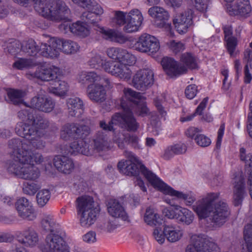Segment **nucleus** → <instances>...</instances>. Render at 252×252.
<instances>
[{"mask_svg":"<svg viewBox=\"0 0 252 252\" xmlns=\"http://www.w3.org/2000/svg\"><path fill=\"white\" fill-rule=\"evenodd\" d=\"M124 93L120 103L123 112L114 115L113 122L117 121V125L122 128L128 131L135 132L139 127V124L133 116V112L144 117L149 114V110L145 102L141 100L142 95L140 93L130 88H125Z\"/></svg>","mask_w":252,"mask_h":252,"instance_id":"nucleus-1","label":"nucleus"},{"mask_svg":"<svg viewBox=\"0 0 252 252\" xmlns=\"http://www.w3.org/2000/svg\"><path fill=\"white\" fill-rule=\"evenodd\" d=\"M124 154L127 159L119 162L117 167L120 171L126 175L135 177L138 176L141 172L155 188L158 189L162 181L142 164L133 153L125 150Z\"/></svg>","mask_w":252,"mask_h":252,"instance_id":"nucleus-2","label":"nucleus"},{"mask_svg":"<svg viewBox=\"0 0 252 252\" xmlns=\"http://www.w3.org/2000/svg\"><path fill=\"white\" fill-rule=\"evenodd\" d=\"M34 2L35 11L48 20L58 22L67 21L70 9L62 0H53L48 2L47 0H31Z\"/></svg>","mask_w":252,"mask_h":252,"instance_id":"nucleus-3","label":"nucleus"},{"mask_svg":"<svg viewBox=\"0 0 252 252\" xmlns=\"http://www.w3.org/2000/svg\"><path fill=\"white\" fill-rule=\"evenodd\" d=\"M20 157V161H14L8 164V172L23 180L36 181L40 176V172L33 163L32 155L28 154Z\"/></svg>","mask_w":252,"mask_h":252,"instance_id":"nucleus-4","label":"nucleus"},{"mask_svg":"<svg viewBox=\"0 0 252 252\" xmlns=\"http://www.w3.org/2000/svg\"><path fill=\"white\" fill-rule=\"evenodd\" d=\"M77 214L80 216V223L83 227H88L93 224L99 209L94 207L93 198L90 196H83L77 199Z\"/></svg>","mask_w":252,"mask_h":252,"instance_id":"nucleus-5","label":"nucleus"},{"mask_svg":"<svg viewBox=\"0 0 252 252\" xmlns=\"http://www.w3.org/2000/svg\"><path fill=\"white\" fill-rule=\"evenodd\" d=\"M186 252H220L217 245L203 235H194Z\"/></svg>","mask_w":252,"mask_h":252,"instance_id":"nucleus-6","label":"nucleus"},{"mask_svg":"<svg viewBox=\"0 0 252 252\" xmlns=\"http://www.w3.org/2000/svg\"><path fill=\"white\" fill-rule=\"evenodd\" d=\"M219 193H210L205 197L198 200L193 205L192 209L200 219L208 217L218 198Z\"/></svg>","mask_w":252,"mask_h":252,"instance_id":"nucleus-7","label":"nucleus"},{"mask_svg":"<svg viewBox=\"0 0 252 252\" xmlns=\"http://www.w3.org/2000/svg\"><path fill=\"white\" fill-rule=\"evenodd\" d=\"M90 128L86 125L66 124L62 128L61 137L64 140L83 138L90 133Z\"/></svg>","mask_w":252,"mask_h":252,"instance_id":"nucleus-8","label":"nucleus"},{"mask_svg":"<svg viewBox=\"0 0 252 252\" xmlns=\"http://www.w3.org/2000/svg\"><path fill=\"white\" fill-rule=\"evenodd\" d=\"M154 72L149 68L138 70L133 76L132 85L136 89L144 91L154 84Z\"/></svg>","mask_w":252,"mask_h":252,"instance_id":"nucleus-9","label":"nucleus"},{"mask_svg":"<svg viewBox=\"0 0 252 252\" xmlns=\"http://www.w3.org/2000/svg\"><path fill=\"white\" fill-rule=\"evenodd\" d=\"M230 212L227 203L220 201L215 203L208 218L212 222L218 226L222 225L227 220Z\"/></svg>","mask_w":252,"mask_h":252,"instance_id":"nucleus-10","label":"nucleus"},{"mask_svg":"<svg viewBox=\"0 0 252 252\" xmlns=\"http://www.w3.org/2000/svg\"><path fill=\"white\" fill-rule=\"evenodd\" d=\"M87 11L82 14L81 18L84 22L92 24L96 27L95 30L99 32V28L101 27L98 23L101 20L100 16L103 13V9L95 1L85 7Z\"/></svg>","mask_w":252,"mask_h":252,"instance_id":"nucleus-11","label":"nucleus"},{"mask_svg":"<svg viewBox=\"0 0 252 252\" xmlns=\"http://www.w3.org/2000/svg\"><path fill=\"white\" fill-rule=\"evenodd\" d=\"M135 49L142 53H157L159 49V43L155 36L149 34H142L134 44Z\"/></svg>","mask_w":252,"mask_h":252,"instance_id":"nucleus-12","label":"nucleus"},{"mask_svg":"<svg viewBox=\"0 0 252 252\" xmlns=\"http://www.w3.org/2000/svg\"><path fill=\"white\" fill-rule=\"evenodd\" d=\"M59 68L54 66H42L38 68L34 72L26 74L27 77L31 80L37 79L44 81H50L58 79Z\"/></svg>","mask_w":252,"mask_h":252,"instance_id":"nucleus-13","label":"nucleus"},{"mask_svg":"<svg viewBox=\"0 0 252 252\" xmlns=\"http://www.w3.org/2000/svg\"><path fill=\"white\" fill-rule=\"evenodd\" d=\"M66 247V243L62 236L57 233H52L46 236L45 244L41 249L43 252H60Z\"/></svg>","mask_w":252,"mask_h":252,"instance_id":"nucleus-14","label":"nucleus"},{"mask_svg":"<svg viewBox=\"0 0 252 252\" xmlns=\"http://www.w3.org/2000/svg\"><path fill=\"white\" fill-rule=\"evenodd\" d=\"M8 147L12 152L11 153V159L8 161L7 166L8 164H10L12 162H13L14 161H20L19 159L21 158L20 157L26 155V153L31 155V151L29 150V144L19 138H14L9 140Z\"/></svg>","mask_w":252,"mask_h":252,"instance_id":"nucleus-15","label":"nucleus"},{"mask_svg":"<svg viewBox=\"0 0 252 252\" xmlns=\"http://www.w3.org/2000/svg\"><path fill=\"white\" fill-rule=\"evenodd\" d=\"M148 14L155 20V25L157 27L170 30L171 24L168 22L169 14L165 9L157 6H153L149 9Z\"/></svg>","mask_w":252,"mask_h":252,"instance_id":"nucleus-16","label":"nucleus"},{"mask_svg":"<svg viewBox=\"0 0 252 252\" xmlns=\"http://www.w3.org/2000/svg\"><path fill=\"white\" fill-rule=\"evenodd\" d=\"M227 11L230 15L247 18L252 14V7L249 0H236L227 5Z\"/></svg>","mask_w":252,"mask_h":252,"instance_id":"nucleus-17","label":"nucleus"},{"mask_svg":"<svg viewBox=\"0 0 252 252\" xmlns=\"http://www.w3.org/2000/svg\"><path fill=\"white\" fill-rule=\"evenodd\" d=\"M15 130L19 135L28 140L36 136H43L45 134L44 132L38 129V127L36 126L35 120L31 123H18L15 127Z\"/></svg>","mask_w":252,"mask_h":252,"instance_id":"nucleus-18","label":"nucleus"},{"mask_svg":"<svg viewBox=\"0 0 252 252\" xmlns=\"http://www.w3.org/2000/svg\"><path fill=\"white\" fill-rule=\"evenodd\" d=\"M16 238L20 244L27 247H33L39 241L38 233L33 228L30 227L17 232L16 234Z\"/></svg>","mask_w":252,"mask_h":252,"instance_id":"nucleus-19","label":"nucleus"},{"mask_svg":"<svg viewBox=\"0 0 252 252\" xmlns=\"http://www.w3.org/2000/svg\"><path fill=\"white\" fill-rule=\"evenodd\" d=\"M143 20L142 15L139 10L136 9L131 10L127 15L123 30L127 33L138 31Z\"/></svg>","mask_w":252,"mask_h":252,"instance_id":"nucleus-20","label":"nucleus"},{"mask_svg":"<svg viewBox=\"0 0 252 252\" xmlns=\"http://www.w3.org/2000/svg\"><path fill=\"white\" fill-rule=\"evenodd\" d=\"M192 13L191 9H188L174 18L173 24L179 33H186L189 28L192 25Z\"/></svg>","mask_w":252,"mask_h":252,"instance_id":"nucleus-21","label":"nucleus"},{"mask_svg":"<svg viewBox=\"0 0 252 252\" xmlns=\"http://www.w3.org/2000/svg\"><path fill=\"white\" fill-rule=\"evenodd\" d=\"M16 208L20 217L28 220H32L36 218V213L31 203L25 197L17 200Z\"/></svg>","mask_w":252,"mask_h":252,"instance_id":"nucleus-22","label":"nucleus"},{"mask_svg":"<svg viewBox=\"0 0 252 252\" xmlns=\"http://www.w3.org/2000/svg\"><path fill=\"white\" fill-rule=\"evenodd\" d=\"M60 38H51L47 43H41L40 46V54L46 58L54 59L60 54Z\"/></svg>","mask_w":252,"mask_h":252,"instance_id":"nucleus-23","label":"nucleus"},{"mask_svg":"<svg viewBox=\"0 0 252 252\" xmlns=\"http://www.w3.org/2000/svg\"><path fill=\"white\" fill-rule=\"evenodd\" d=\"M247 195L245 179L242 175L236 176L234 179L233 189V203L234 206L241 205Z\"/></svg>","mask_w":252,"mask_h":252,"instance_id":"nucleus-24","label":"nucleus"},{"mask_svg":"<svg viewBox=\"0 0 252 252\" xmlns=\"http://www.w3.org/2000/svg\"><path fill=\"white\" fill-rule=\"evenodd\" d=\"M161 63L166 74L171 77H177L187 71L185 65L178 64L171 58L164 57Z\"/></svg>","mask_w":252,"mask_h":252,"instance_id":"nucleus-25","label":"nucleus"},{"mask_svg":"<svg viewBox=\"0 0 252 252\" xmlns=\"http://www.w3.org/2000/svg\"><path fill=\"white\" fill-rule=\"evenodd\" d=\"M114 141L121 149H125L128 144L135 149H139L141 147L139 138L134 134L119 133L115 135Z\"/></svg>","mask_w":252,"mask_h":252,"instance_id":"nucleus-26","label":"nucleus"},{"mask_svg":"<svg viewBox=\"0 0 252 252\" xmlns=\"http://www.w3.org/2000/svg\"><path fill=\"white\" fill-rule=\"evenodd\" d=\"M30 105L31 107L46 113L51 112L55 106L51 98L41 94L33 97L31 100Z\"/></svg>","mask_w":252,"mask_h":252,"instance_id":"nucleus-27","label":"nucleus"},{"mask_svg":"<svg viewBox=\"0 0 252 252\" xmlns=\"http://www.w3.org/2000/svg\"><path fill=\"white\" fill-rule=\"evenodd\" d=\"M110 83L91 84L88 85L87 90L88 96L89 98L96 102H102L106 99V91L104 86L109 85Z\"/></svg>","mask_w":252,"mask_h":252,"instance_id":"nucleus-28","label":"nucleus"},{"mask_svg":"<svg viewBox=\"0 0 252 252\" xmlns=\"http://www.w3.org/2000/svg\"><path fill=\"white\" fill-rule=\"evenodd\" d=\"M107 205L108 212L110 216L114 218L121 219L124 221H129L127 213L118 200L110 199Z\"/></svg>","mask_w":252,"mask_h":252,"instance_id":"nucleus-29","label":"nucleus"},{"mask_svg":"<svg viewBox=\"0 0 252 252\" xmlns=\"http://www.w3.org/2000/svg\"><path fill=\"white\" fill-rule=\"evenodd\" d=\"M54 164L59 171L65 174L70 173L74 168L73 160L67 156L55 157L54 159Z\"/></svg>","mask_w":252,"mask_h":252,"instance_id":"nucleus-30","label":"nucleus"},{"mask_svg":"<svg viewBox=\"0 0 252 252\" xmlns=\"http://www.w3.org/2000/svg\"><path fill=\"white\" fill-rule=\"evenodd\" d=\"M158 189L162 191L164 193L169 194L171 196H174L178 198L182 199L187 201V205H190L192 204L195 198L188 194L184 193L183 192L174 190L172 188L168 186L162 181L161 182Z\"/></svg>","mask_w":252,"mask_h":252,"instance_id":"nucleus-31","label":"nucleus"},{"mask_svg":"<svg viewBox=\"0 0 252 252\" xmlns=\"http://www.w3.org/2000/svg\"><path fill=\"white\" fill-rule=\"evenodd\" d=\"M68 113L71 117H79L83 112L84 103L80 98L72 97L67 99Z\"/></svg>","mask_w":252,"mask_h":252,"instance_id":"nucleus-32","label":"nucleus"},{"mask_svg":"<svg viewBox=\"0 0 252 252\" xmlns=\"http://www.w3.org/2000/svg\"><path fill=\"white\" fill-rule=\"evenodd\" d=\"M69 150L67 154L73 155L76 153H81L86 156H91L93 154V150L89 148V145L83 139L74 141L69 146Z\"/></svg>","mask_w":252,"mask_h":252,"instance_id":"nucleus-33","label":"nucleus"},{"mask_svg":"<svg viewBox=\"0 0 252 252\" xmlns=\"http://www.w3.org/2000/svg\"><path fill=\"white\" fill-rule=\"evenodd\" d=\"M60 29H63L65 31L68 30L72 33L84 37L89 34V31L84 23L77 22L71 25L67 23H63L60 25Z\"/></svg>","mask_w":252,"mask_h":252,"instance_id":"nucleus-34","label":"nucleus"},{"mask_svg":"<svg viewBox=\"0 0 252 252\" xmlns=\"http://www.w3.org/2000/svg\"><path fill=\"white\" fill-rule=\"evenodd\" d=\"M109 147L108 137L102 131H98L93 140V148H91L97 152L107 150Z\"/></svg>","mask_w":252,"mask_h":252,"instance_id":"nucleus-35","label":"nucleus"},{"mask_svg":"<svg viewBox=\"0 0 252 252\" xmlns=\"http://www.w3.org/2000/svg\"><path fill=\"white\" fill-rule=\"evenodd\" d=\"M99 32L102 34L104 38L116 42L120 44L124 43L127 38L121 33L116 32L113 30L105 29L103 27H98Z\"/></svg>","mask_w":252,"mask_h":252,"instance_id":"nucleus-36","label":"nucleus"},{"mask_svg":"<svg viewBox=\"0 0 252 252\" xmlns=\"http://www.w3.org/2000/svg\"><path fill=\"white\" fill-rule=\"evenodd\" d=\"M144 219L145 222L151 226H161L163 223L159 215L150 208L146 209Z\"/></svg>","mask_w":252,"mask_h":252,"instance_id":"nucleus-37","label":"nucleus"},{"mask_svg":"<svg viewBox=\"0 0 252 252\" xmlns=\"http://www.w3.org/2000/svg\"><path fill=\"white\" fill-rule=\"evenodd\" d=\"M164 232L167 240L170 242L179 240L182 236V231L172 225H163Z\"/></svg>","mask_w":252,"mask_h":252,"instance_id":"nucleus-38","label":"nucleus"},{"mask_svg":"<svg viewBox=\"0 0 252 252\" xmlns=\"http://www.w3.org/2000/svg\"><path fill=\"white\" fill-rule=\"evenodd\" d=\"M112 71V75L118 76L124 79H130L132 71L129 67L125 64L121 63L120 62H116L115 67Z\"/></svg>","mask_w":252,"mask_h":252,"instance_id":"nucleus-39","label":"nucleus"},{"mask_svg":"<svg viewBox=\"0 0 252 252\" xmlns=\"http://www.w3.org/2000/svg\"><path fill=\"white\" fill-rule=\"evenodd\" d=\"M5 53L15 56L21 51L22 44L13 39L4 41L2 45Z\"/></svg>","mask_w":252,"mask_h":252,"instance_id":"nucleus-40","label":"nucleus"},{"mask_svg":"<svg viewBox=\"0 0 252 252\" xmlns=\"http://www.w3.org/2000/svg\"><path fill=\"white\" fill-rule=\"evenodd\" d=\"M55 86H51L48 88V92L56 96H64L68 90V85L64 81L56 79Z\"/></svg>","mask_w":252,"mask_h":252,"instance_id":"nucleus-41","label":"nucleus"},{"mask_svg":"<svg viewBox=\"0 0 252 252\" xmlns=\"http://www.w3.org/2000/svg\"><path fill=\"white\" fill-rule=\"evenodd\" d=\"M60 50L67 54H74L79 50L80 46L72 40L60 38Z\"/></svg>","mask_w":252,"mask_h":252,"instance_id":"nucleus-42","label":"nucleus"},{"mask_svg":"<svg viewBox=\"0 0 252 252\" xmlns=\"http://www.w3.org/2000/svg\"><path fill=\"white\" fill-rule=\"evenodd\" d=\"M21 51L28 56H35L40 51V47L33 39H29L22 44Z\"/></svg>","mask_w":252,"mask_h":252,"instance_id":"nucleus-43","label":"nucleus"},{"mask_svg":"<svg viewBox=\"0 0 252 252\" xmlns=\"http://www.w3.org/2000/svg\"><path fill=\"white\" fill-rule=\"evenodd\" d=\"M41 226L46 232H50V233L58 232L59 224L56 223L50 216L45 217L41 220Z\"/></svg>","mask_w":252,"mask_h":252,"instance_id":"nucleus-44","label":"nucleus"},{"mask_svg":"<svg viewBox=\"0 0 252 252\" xmlns=\"http://www.w3.org/2000/svg\"><path fill=\"white\" fill-rule=\"evenodd\" d=\"M194 219L192 212L187 208L181 207L177 215V220L181 223L189 225L190 224Z\"/></svg>","mask_w":252,"mask_h":252,"instance_id":"nucleus-45","label":"nucleus"},{"mask_svg":"<svg viewBox=\"0 0 252 252\" xmlns=\"http://www.w3.org/2000/svg\"><path fill=\"white\" fill-rule=\"evenodd\" d=\"M244 238L248 252H252V223H248L244 228Z\"/></svg>","mask_w":252,"mask_h":252,"instance_id":"nucleus-46","label":"nucleus"},{"mask_svg":"<svg viewBox=\"0 0 252 252\" xmlns=\"http://www.w3.org/2000/svg\"><path fill=\"white\" fill-rule=\"evenodd\" d=\"M24 93L21 90H12L8 92V100L14 105H18L23 101Z\"/></svg>","mask_w":252,"mask_h":252,"instance_id":"nucleus-47","label":"nucleus"},{"mask_svg":"<svg viewBox=\"0 0 252 252\" xmlns=\"http://www.w3.org/2000/svg\"><path fill=\"white\" fill-rule=\"evenodd\" d=\"M42 136L37 135L26 142L29 144V151H32V148L41 150L44 148L45 142L42 139Z\"/></svg>","mask_w":252,"mask_h":252,"instance_id":"nucleus-48","label":"nucleus"},{"mask_svg":"<svg viewBox=\"0 0 252 252\" xmlns=\"http://www.w3.org/2000/svg\"><path fill=\"white\" fill-rule=\"evenodd\" d=\"M181 60L185 64V67L191 69H195L197 67L196 60L191 54L186 53L181 56Z\"/></svg>","mask_w":252,"mask_h":252,"instance_id":"nucleus-49","label":"nucleus"},{"mask_svg":"<svg viewBox=\"0 0 252 252\" xmlns=\"http://www.w3.org/2000/svg\"><path fill=\"white\" fill-rule=\"evenodd\" d=\"M30 106V108L23 109L18 113V117L23 121H27V123H31V122L35 120V116H34L35 111Z\"/></svg>","mask_w":252,"mask_h":252,"instance_id":"nucleus-50","label":"nucleus"},{"mask_svg":"<svg viewBox=\"0 0 252 252\" xmlns=\"http://www.w3.org/2000/svg\"><path fill=\"white\" fill-rule=\"evenodd\" d=\"M208 97H205L203 100L201 102L199 105L198 106L195 110V112L191 115L187 116L186 117H182L181 118L180 120L182 122H188L191 121L196 115H201L203 110L205 109L206 106V104L208 101Z\"/></svg>","mask_w":252,"mask_h":252,"instance_id":"nucleus-51","label":"nucleus"},{"mask_svg":"<svg viewBox=\"0 0 252 252\" xmlns=\"http://www.w3.org/2000/svg\"><path fill=\"white\" fill-rule=\"evenodd\" d=\"M51 197V193L48 189L39 190L36 194V200L40 207H43L48 202Z\"/></svg>","mask_w":252,"mask_h":252,"instance_id":"nucleus-52","label":"nucleus"},{"mask_svg":"<svg viewBox=\"0 0 252 252\" xmlns=\"http://www.w3.org/2000/svg\"><path fill=\"white\" fill-rule=\"evenodd\" d=\"M36 65V63L33 60L20 58L15 62L13 66L18 69H23L26 68L34 66Z\"/></svg>","mask_w":252,"mask_h":252,"instance_id":"nucleus-53","label":"nucleus"},{"mask_svg":"<svg viewBox=\"0 0 252 252\" xmlns=\"http://www.w3.org/2000/svg\"><path fill=\"white\" fill-rule=\"evenodd\" d=\"M40 187V185L37 183L24 182L23 184V191L25 194L32 196L36 193Z\"/></svg>","mask_w":252,"mask_h":252,"instance_id":"nucleus-54","label":"nucleus"},{"mask_svg":"<svg viewBox=\"0 0 252 252\" xmlns=\"http://www.w3.org/2000/svg\"><path fill=\"white\" fill-rule=\"evenodd\" d=\"M124 50V49L120 48L111 47L107 50L106 53L109 58L121 62L123 59Z\"/></svg>","mask_w":252,"mask_h":252,"instance_id":"nucleus-55","label":"nucleus"},{"mask_svg":"<svg viewBox=\"0 0 252 252\" xmlns=\"http://www.w3.org/2000/svg\"><path fill=\"white\" fill-rule=\"evenodd\" d=\"M87 80L88 82L92 83V84L102 83L106 82V84L110 83L108 79L101 78L94 72H86Z\"/></svg>","mask_w":252,"mask_h":252,"instance_id":"nucleus-56","label":"nucleus"},{"mask_svg":"<svg viewBox=\"0 0 252 252\" xmlns=\"http://www.w3.org/2000/svg\"><path fill=\"white\" fill-rule=\"evenodd\" d=\"M172 206V208L164 209L163 211V214L169 219L177 220V215L180 211L181 206L178 205H173Z\"/></svg>","mask_w":252,"mask_h":252,"instance_id":"nucleus-57","label":"nucleus"},{"mask_svg":"<svg viewBox=\"0 0 252 252\" xmlns=\"http://www.w3.org/2000/svg\"><path fill=\"white\" fill-rule=\"evenodd\" d=\"M194 140L196 144L201 147H208L211 143V139L202 134H197L194 137Z\"/></svg>","mask_w":252,"mask_h":252,"instance_id":"nucleus-58","label":"nucleus"},{"mask_svg":"<svg viewBox=\"0 0 252 252\" xmlns=\"http://www.w3.org/2000/svg\"><path fill=\"white\" fill-rule=\"evenodd\" d=\"M227 51L231 57H234L236 47L237 45V39L235 37L225 39Z\"/></svg>","mask_w":252,"mask_h":252,"instance_id":"nucleus-59","label":"nucleus"},{"mask_svg":"<svg viewBox=\"0 0 252 252\" xmlns=\"http://www.w3.org/2000/svg\"><path fill=\"white\" fill-rule=\"evenodd\" d=\"M154 229L153 235L156 240L159 244H162L166 238L164 234V228L163 229L160 226H157Z\"/></svg>","mask_w":252,"mask_h":252,"instance_id":"nucleus-60","label":"nucleus"},{"mask_svg":"<svg viewBox=\"0 0 252 252\" xmlns=\"http://www.w3.org/2000/svg\"><path fill=\"white\" fill-rule=\"evenodd\" d=\"M118 224L116 220H108L107 221L99 225V227L100 229L104 231L111 232L117 228Z\"/></svg>","mask_w":252,"mask_h":252,"instance_id":"nucleus-61","label":"nucleus"},{"mask_svg":"<svg viewBox=\"0 0 252 252\" xmlns=\"http://www.w3.org/2000/svg\"><path fill=\"white\" fill-rule=\"evenodd\" d=\"M127 13H124L121 11H115V18L116 23L120 26H124L126 21L127 19Z\"/></svg>","mask_w":252,"mask_h":252,"instance_id":"nucleus-62","label":"nucleus"},{"mask_svg":"<svg viewBox=\"0 0 252 252\" xmlns=\"http://www.w3.org/2000/svg\"><path fill=\"white\" fill-rule=\"evenodd\" d=\"M113 116L112 117L111 121L106 123L105 121H100L99 122V126L103 130L108 131H114L115 128L114 125H117V121L113 122Z\"/></svg>","mask_w":252,"mask_h":252,"instance_id":"nucleus-63","label":"nucleus"},{"mask_svg":"<svg viewBox=\"0 0 252 252\" xmlns=\"http://www.w3.org/2000/svg\"><path fill=\"white\" fill-rule=\"evenodd\" d=\"M104 61L101 58L99 55H95L92 57L89 61V65L92 68H98L100 65L102 66Z\"/></svg>","mask_w":252,"mask_h":252,"instance_id":"nucleus-64","label":"nucleus"}]
</instances>
